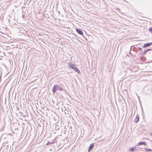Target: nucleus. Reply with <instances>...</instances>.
<instances>
[{
	"label": "nucleus",
	"instance_id": "1a4fd4ad",
	"mask_svg": "<svg viewBox=\"0 0 152 152\" xmlns=\"http://www.w3.org/2000/svg\"><path fill=\"white\" fill-rule=\"evenodd\" d=\"M145 149L146 152H150V151H152V150L150 149L145 148Z\"/></svg>",
	"mask_w": 152,
	"mask_h": 152
},
{
	"label": "nucleus",
	"instance_id": "20e7f679",
	"mask_svg": "<svg viewBox=\"0 0 152 152\" xmlns=\"http://www.w3.org/2000/svg\"><path fill=\"white\" fill-rule=\"evenodd\" d=\"M94 143H93L91 144V145L89 147V149H88V152H89L91 151L92 149L94 147Z\"/></svg>",
	"mask_w": 152,
	"mask_h": 152
},
{
	"label": "nucleus",
	"instance_id": "39448f33",
	"mask_svg": "<svg viewBox=\"0 0 152 152\" xmlns=\"http://www.w3.org/2000/svg\"><path fill=\"white\" fill-rule=\"evenodd\" d=\"M152 45V43H146L143 46V48H145L149 46H150Z\"/></svg>",
	"mask_w": 152,
	"mask_h": 152
},
{
	"label": "nucleus",
	"instance_id": "2eb2a0df",
	"mask_svg": "<svg viewBox=\"0 0 152 152\" xmlns=\"http://www.w3.org/2000/svg\"><path fill=\"white\" fill-rule=\"evenodd\" d=\"M48 143H47L46 144V145H48Z\"/></svg>",
	"mask_w": 152,
	"mask_h": 152
},
{
	"label": "nucleus",
	"instance_id": "4468645a",
	"mask_svg": "<svg viewBox=\"0 0 152 152\" xmlns=\"http://www.w3.org/2000/svg\"><path fill=\"white\" fill-rule=\"evenodd\" d=\"M150 135H152V133H151L150 134Z\"/></svg>",
	"mask_w": 152,
	"mask_h": 152
},
{
	"label": "nucleus",
	"instance_id": "f257e3e1",
	"mask_svg": "<svg viewBox=\"0 0 152 152\" xmlns=\"http://www.w3.org/2000/svg\"><path fill=\"white\" fill-rule=\"evenodd\" d=\"M68 67L71 68L75 70V72L78 73V74L80 73V72L78 69L75 66L72 64V63H68Z\"/></svg>",
	"mask_w": 152,
	"mask_h": 152
},
{
	"label": "nucleus",
	"instance_id": "7ed1b4c3",
	"mask_svg": "<svg viewBox=\"0 0 152 152\" xmlns=\"http://www.w3.org/2000/svg\"><path fill=\"white\" fill-rule=\"evenodd\" d=\"M76 31L79 34L83 35V32L82 31L78 28H76Z\"/></svg>",
	"mask_w": 152,
	"mask_h": 152
},
{
	"label": "nucleus",
	"instance_id": "ddd939ff",
	"mask_svg": "<svg viewBox=\"0 0 152 152\" xmlns=\"http://www.w3.org/2000/svg\"><path fill=\"white\" fill-rule=\"evenodd\" d=\"M146 50L148 52V51H150V50H151V49H148L147 50Z\"/></svg>",
	"mask_w": 152,
	"mask_h": 152
},
{
	"label": "nucleus",
	"instance_id": "9d476101",
	"mask_svg": "<svg viewBox=\"0 0 152 152\" xmlns=\"http://www.w3.org/2000/svg\"><path fill=\"white\" fill-rule=\"evenodd\" d=\"M139 50L140 53H141V52L142 51V48H139Z\"/></svg>",
	"mask_w": 152,
	"mask_h": 152
},
{
	"label": "nucleus",
	"instance_id": "423d86ee",
	"mask_svg": "<svg viewBox=\"0 0 152 152\" xmlns=\"http://www.w3.org/2000/svg\"><path fill=\"white\" fill-rule=\"evenodd\" d=\"M139 116L138 115H137L136 118L135 119L134 121L135 123H137L139 121Z\"/></svg>",
	"mask_w": 152,
	"mask_h": 152
},
{
	"label": "nucleus",
	"instance_id": "f8f14e48",
	"mask_svg": "<svg viewBox=\"0 0 152 152\" xmlns=\"http://www.w3.org/2000/svg\"><path fill=\"white\" fill-rule=\"evenodd\" d=\"M147 52V51L146 50H145L144 51V53H143V54H146V53Z\"/></svg>",
	"mask_w": 152,
	"mask_h": 152
},
{
	"label": "nucleus",
	"instance_id": "6e6552de",
	"mask_svg": "<svg viewBox=\"0 0 152 152\" xmlns=\"http://www.w3.org/2000/svg\"><path fill=\"white\" fill-rule=\"evenodd\" d=\"M136 150L135 147H133L129 149V151L132 152H134Z\"/></svg>",
	"mask_w": 152,
	"mask_h": 152
},
{
	"label": "nucleus",
	"instance_id": "9b49d317",
	"mask_svg": "<svg viewBox=\"0 0 152 152\" xmlns=\"http://www.w3.org/2000/svg\"><path fill=\"white\" fill-rule=\"evenodd\" d=\"M149 31L152 33V28H150L149 29Z\"/></svg>",
	"mask_w": 152,
	"mask_h": 152
},
{
	"label": "nucleus",
	"instance_id": "f03ea898",
	"mask_svg": "<svg viewBox=\"0 0 152 152\" xmlns=\"http://www.w3.org/2000/svg\"><path fill=\"white\" fill-rule=\"evenodd\" d=\"M57 90L61 91L63 90V89L58 85L57 84L55 85L52 88L53 93H54Z\"/></svg>",
	"mask_w": 152,
	"mask_h": 152
},
{
	"label": "nucleus",
	"instance_id": "0eeeda50",
	"mask_svg": "<svg viewBox=\"0 0 152 152\" xmlns=\"http://www.w3.org/2000/svg\"><path fill=\"white\" fill-rule=\"evenodd\" d=\"M146 145V144L145 143V142H139L138 144V145Z\"/></svg>",
	"mask_w": 152,
	"mask_h": 152
}]
</instances>
